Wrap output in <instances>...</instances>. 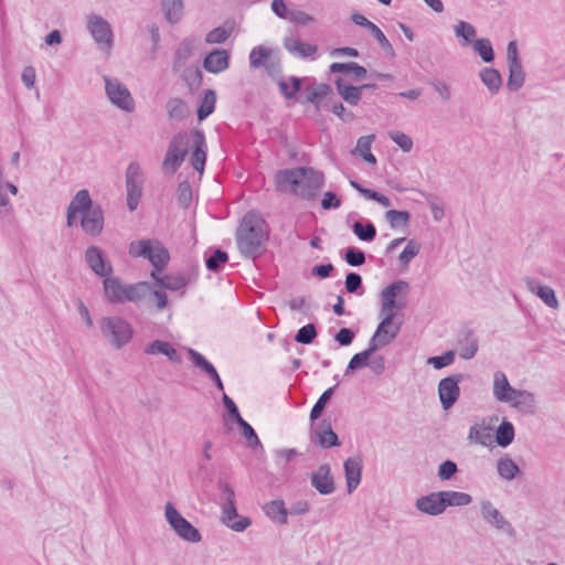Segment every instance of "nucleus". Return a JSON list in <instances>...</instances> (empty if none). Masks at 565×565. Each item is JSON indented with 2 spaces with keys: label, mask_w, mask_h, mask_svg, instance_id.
Here are the masks:
<instances>
[{
  "label": "nucleus",
  "mask_w": 565,
  "mask_h": 565,
  "mask_svg": "<svg viewBox=\"0 0 565 565\" xmlns=\"http://www.w3.org/2000/svg\"><path fill=\"white\" fill-rule=\"evenodd\" d=\"M87 28L95 42L110 47L113 44V31L110 24L103 18L94 15L89 19Z\"/></svg>",
  "instance_id": "19"
},
{
  "label": "nucleus",
  "mask_w": 565,
  "mask_h": 565,
  "mask_svg": "<svg viewBox=\"0 0 565 565\" xmlns=\"http://www.w3.org/2000/svg\"><path fill=\"white\" fill-rule=\"evenodd\" d=\"M162 9L167 20L170 23H177L182 17L183 2L182 0H162Z\"/></svg>",
  "instance_id": "46"
},
{
  "label": "nucleus",
  "mask_w": 565,
  "mask_h": 565,
  "mask_svg": "<svg viewBox=\"0 0 565 565\" xmlns=\"http://www.w3.org/2000/svg\"><path fill=\"white\" fill-rule=\"evenodd\" d=\"M370 32L372 33V35L374 36V39L377 41L380 47L391 57H394L395 56V51L393 49V45L391 44V42L387 40V38L385 36V34L383 33V31L376 25L374 24Z\"/></svg>",
  "instance_id": "61"
},
{
  "label": "nucleus",
  "mask_w": 565,
  "mask_h": 565,
  "mask_svg": "<svg viewBox=\"0 0 565 565\" xmlns=\"http://www.w3.org/2000/svg\"><path fill=\"white\" fill-rule=\"evenodd\" d=\"M191 137L193 140L190 163L192 168L199 172L203 173L206 162V139L203 130L194 129L191 131Z\"/></svg>",
  "instance_id": "14"
},
{
  "label": "nucleus",
  "mask_w": 565,
  "mask_h": 565,
  "mask_svg": "<svg viewBox=\"0 0 565 565\" xmlns=\"http://www.w3.org/2000/svg\"><path fill=\"white\" fill-rule=\"evenodd\" d=\"M345 290L349 294L362 295L364 292L363 281L360 274L350 271L345 276Z\"/></svg>",
  "instance_id": "60"
},
{
  "label": "nucleus",
  "mask_w": 565,
  "mask_h": 565,
  "mask_svg": "<svg viewBox=\"0 0 565 565\" xmlns=\"http://www.w3.org/2000/svg\"><path fill=\"white\" fill-rule=\"evenodd\" d=\"M514 435L513 424L508 420H503L497 428L495 441L500 447L505 448L512 444Z\"/></svg>",
  "instance_id": "42"
},
{
  "label": "nucleus",
  "mask_w": 565,
  "mask_h": 565,
  "mask_svg": "<svg viewBox=\"0 0 565 565\" xmlns=\"http://www.w3.org/2000/svg\"><path fill=\"white\" fill-rule=\"evenodd\" d=\"M351 227L360 241L372 242L376 237V227L370 221H366L365 223L355 221Z\"/></svg>",
  "instance_id": "43"
},
{
  "label": "nucleus",
  "mask_w": 565,
  "mask_h": 565,
  "mask_svg": "<svg viewBox=\"0 0 565 565\" xmlns=\"http://www.w3.org/2000/svg\"><path fill=\"white\" fill-rule=\"evenodd\" d=\"M192 54V43L190 41H183L174 52L173 56V70L179 71L183 67L186 61Z\"/></svg>",
  "instance_id": "50"
},
{
  "label": "nucleus",
  "mask_w": 565,
  "mask_h": 565,
  "mask_svg": "<svg viewBox=\"0 0 565 565\" xmlns=\"http://www.w3.org/2000/svg\"><path fill=\"white\" fill-rule=\"evenodd\" d=\"M168 116L171 119L183 120L189 109L185 102L181 98H171L167 104Z\"/></svg>",
  "instance_id": "47"
},
{
  "label": "nucleus",
  "mask_w": 565,
  "mask_h": 565,
  "mask_svg": "<svg viewBox=\"0 0 565 565\" xmlns=\"http://www.w3.org/2000/svg\"><path fill=\"white\" fill-rule=\"evenodd\" d=\"M457 345L459 348V356L463 360H470L477 354L479 349L478 338L468 324H463L458 330Z\"/></svg>",
  "instance_id": "16"
},
{
  "label": "nucleus",
  "mask_w": 565,
  "mask_h": 565,
  "mask_svg": "<svg viewBox=\"0 0 565 565\" xmlns=\"http://www.w3.org/2000/svg\"><path fill=\"white\" fill-rule=\"evenodd\" d=\"M415 508L427 515L437 516L445 512L440 491L430 492L416 499Z\"/></svg>",
  "instance_id": "21"
},
{
  "label": "nucleus",
  "mask_w": 565,
  "mask_h": 565,
  "mask_svg": "<svg viewBox=\"0 0 565 565\" xmlns=\"http://www.w3.org/2000/svg\"><path fill=\"white\" fill-rule=\"evenodd\" d=\"M455 361V352L452 350L446 351L441 355H435L430 356L427 360V363L433 365L436 370H441L450 364H452Z\"/></svg>",
  "instance_id": "62"
},
{
  "label": "nucleus",
  "mask_w": 565,
  "mask_h": 565,
  "mask_svg": "<svg viewBox=\"0 0 565 565\" xmlns=\"http://www.w3.org/2000/svg\"><path fill=\"white\" fill-rule=\"evenodd\" d=\"M236 424L238 425L248 448L253 450H264L263 444L260 443L255 429L244 418L238 420Z\"/></svg>",
  "instance_id": "40"
},
{
  "label": "nucleus",
  "mask_w": 565,
  "mask_h": 565,
  "mask_svg": "<svg viewBox=\"0 0 565 565\" xmlns=\"http://www.w3.org/2000/svg\"><path fill=\"white\" fill-rule=\"evenodd\" d=\"M321 109L331 111L344 122H351L356 119V116L351 110H347L343 103L339 100H327L321 106Z\"/></svg>",
  "instance_id": "39"
},
{
  "label": "nucleus",
  "mask_w": 565,
  "mask_h": 565,
  "mask_svg": "<svg viewBox=\"0 0 565 565\" xmlns=\"http://www.w3.org/2000/svg\"><path fill=\"white\" fill-rule=\"evenodd\" d=\"M177 200L183 209H188L192 202V186L189 181L184 180L179 183L177 189Z\"/></svg>",
  "instance_id": "58"
},
{
  "label": "nucleus",
  "mask_w": 565,
  "mask_h": 565,
  "mask_svg": "<svg viewBox=\"0 0 565 565\" xmlns=\"http://www.w3.org/2000/svg\"><path fill=\"white\" fill-rule=\"evenodd\" d=\"M318 335L317 327L308 323L301 327L295 334V341L300 344H311Z\"/></svg>",
  "instance_id": "54"
},
{
  "label": "nucleus",
  "mask_w": 565,
  "mask_h": 565,
  "mask_svg": "<svg viewBox=\"0 0 565 565\" xmlns=\"http://www.w3.org/2000/svg\"><path fill=\"white\" fill-rule=\"evenodd\" d=\"M341 253L343 259L350 266L358 267L365 263V253L358 247L350 246L344 248Z\"/></svg>",
  "instance_id": "52"
},
{
  "label": "nucleus",
  "mask_w": 565,
  "mask_h": 565,
  "mask_svg": "<svg viewBox=\"0 0 565 565\" xmlns=\"http://www.w3.org/2000/svg\"><path fill=\"white\" fill-rule=\"evenodd\" d=\"M68 206H74L75 211L83 214L95 206L88 190H79L71 200Z\"/></svg>",
  "instance_id": "44"
},
{
  "label": "nucleus",
  "mask_w": 565,
  "mask_h": 565,
  "mask_svg": "<svg viewBox=\"0 0 565 565\" xmlns=\"http://www.w3.org/2000/svg\"><path fill=\"white\" fill-rule=\"evenodd\" d=\"M516 388L512 387L504 372L497 371L493 376V396L503 403L512 402Z\"/></svg>",
  "instance_id": "27"
},
{
  "label": "nucleus",
  "mask_w": 565,
  "mask_h": 565,
  "mask_svg": "<svg viewBox=\"0 0 565 565\" xmlns=\"http://www.w3.org/2000/svg\"><path fill=\"white\" fill-rule=\"evenodd\" d=\"M480 516L492 529L505 534L509 537H515L516 531L511 522L493 505V503L483 499L480 501Z\"/></svg>",
  "instance_id": "11"
},
{
  "label": "nucleus",
  "mask_w": 565,
  "mask_h": 565,
  "mask_svg": "<svg viewBox=\"0 0 565 565\" xmlns=\"http://www.w3.org/2000/svg\"><path fill=\"white\" fill-rule=\"evenodd\" d=\"M100 331L115 349L127 345L134 335L131 324L121 317H105L100 322Z\"/></svg>",
  "instance_id": "4"
},
{
  "label": "nucleus",
  "mask_w": 565,
  "mask_h": 565,
  "mask_svg": "<svg viewBox=\"0 0 565 565\" xmlns=\"http://www.w3.org/2000/svg\"><path fill=\"white\" fill-rule=\"evenodd\" d=\"M265 514L275 523L285 525L288 523V509L282 500H273L263 508Z\"/></svg>",
  "instance_id": "32"
},
{
  "label": "nucleus",
  "mask_w": 565,
  "mask_h": 565,
  "mask_svg": "<svg viewBox=\"0 0 565 565\" xmlns=\"http://www.w3.org/2000/svg\"><path fill=\"white\" fill-rule=\"evenodd\" d=\"M284 47L294 56L299 58H308L313 56L318 46L310 43H305L297 38L286 36L284 39Z\"/></svg>",
  "instance_id": "28"
},
{
  "label": "nucleus",
  "mask_w": 565,
  "mask_h": 565,
  "mask_svg": "<svg viewBox=\"0 0 565 565\" xmlns=\"http://www.w3.org/2000/svg\"><path fill=\"white\" fill-rule=\"evenodd\" d=\"M85 262L92 271L98 277H106L113 274V266L98 246H89L85 252Z\"/></svg>",
  "instance_id": "15"
},
{
  "label": "nucleus",
  "mask_w": 565,
  "mask_h": 565,
  "mask_svg": "<svg viewBox=\"0 0 565 565\" xmlns=\"http://www.w3.org/2000/svg\"><path fill=\"white\" fill-rule=\"evenodd\" d=\"M105 90L108 99L117 108L132 113L135 110V100L125 84L116 77L104 76Z\"/></svg>",
  "instance_id": "8"
},
{
  "label": "nucleus",
  "mask_w": 565,
  "mask_h": 565,
  "mask_svg": "<svg viewBox=\"0 0 565 565\" xmlns=\"http://www.w3.org/2000/svg\"><path fill=\"white\" fill-rule=\"evenodd\" d=\"M337 93L349 106H358L362 99L360 85H353L343 76H335L333 79Z\"/></svg>",
  "instance_id": "20"
},
{
  "label": "nucleus",
  "mask_w": 565,
  "mask_h": 565,
  "mask_svg": "<svg viewBox=\"0 0 565 565\" xmlns=\"http://www.w3.org/2000/svg\"><path fill=\"white\" fill-rule=\"evenodd\" d=\"M277 192L290 191L305 201L316 200L324 184V173L311 167H296L278 170L274 177Z\"/></svg>",
  "instance_id": "1"
},
{
  "label": "nucleus",
  "mask_w": 565,
  "mask_h": 565,
  "mask_svg": "<svg viewBox=\"0 0 565 565\" xmlns=\"http://www.w3.org/2000/svg\"><path fill=\"white\" fill-rule=\"evenodd\" d=\"M465 379V374L455 373L441 379L438 383V396L444 411L450 409L460 396L459 383Z\"/></svg>",
  "instance_id": "12"
},
{
  "label": "nucleus",
  "mask_w": 565,
  "mask_h": 565,
  "mask_svg": "<svg viewBox=\"0 0 565 565\" xmlns=\"http://www.w3.org/2000/svg\"><path fill=\"white\" fill-rule=\"evenodd\" d=\"M455 34L457 38L462 39L461 45L467 46L473 43L472 39L476 35V28L466 21H459L455 25Z\"/></svg>",
  "instance_id": "51"
},
{
  "label": "nucleus",
  "mask_w": 565,
  "mask_h": 565,
  "mask_svg": "<svg viewBox=\"0 0 565 565\" xmlns=\"http://www.w3.org/2000/svg\"><path fill=\"white\" fill-rule=\"evenodd\" d=\"M458 471V466L455 461L447 459L438 467L437 476L443 481L450 480Z\"/></svg>",
  "instance_id": "64"
},
{
  "label": "nucleus",
  "mask_w": 565,
  "mask_h": 565,
  "mask_svg": "<svg viewBox=\"0 0 565 565\" xmlns=\"http://www.w3.org/2000/svg\"><path fill=\"white\" fill-rule=\"evenodd\" d=\"M388 137L393 140L404 152H409L413 148V140L409 136L399 130H392Z\"/></svg>",
  "instance_id": "63"
},
{
  "label": "nucleus",
  "mask_w": 565,
  "mask_h": 565,
  "mask_svg": "<svg viewBox=\"0 0 565 565\" xmlns=\"http://www.w3.org/2000/svg\"><path fill=\"white\" fill-rule=\"evenodd\" d=\"M331 74L350 75L353 82H360L367 76V70L356 62H334L329 66Z\"/></svg>",
  "instance_id": "26"
},
{
  "label": "nucleus",
  "mask_w": 565,
  "mask_h": 565,
  "mask_svg": "<svg viewBox=\"0 0 565 565\" xmlns=\"http://www.w3.org/2000/svg\"><path fill=\"white\" fill-rule=\"evenodd\" d=\"M143 184L145 175L140 164L131 161L126 169L127 207L130 212L135 211L139 205Z\"/></svg>",
  "instance_id": "6"
},
{
  "label": "nucleus",
  "mask_w": 565,
  "mask_h": 565,
  "mask_svg": "<svg viewBox=\"0 0 565 565\" xmlns=\"http://www.w3.org/2000/svg\"><path fill=\"white\" fill-rule=\"evenodd\" d=\"M440 493L445 510L449 507H466L472 502V497L466 492L445 490L440 491Z\"/></svg>",
  "instance_id": "34"
},
{
  "label": "nucleus",
  "mask_w": 565,
  "mask_h": 565,
  "mask_svg": "<svg viewBox=\"0 0 565 565\" xmlns=\"http://www.w3.org/2000/svg\"><path fill=\"white\" fill-rule=\"evenodd\" d=\"M526 285L527 288L532 292L536 294V296L540 297L546 306H548L550 308L558 307V300L552 287L541 285L540 282L532 278L526 279Z\"/></svg>",
  "instance_id": "30"
},
{
  "label": "nucleus",
  "mask_w": 565,
  "mask_h": 565,
  "mask_svg": "<svg viewBox=\"0 0 565 565\" xmlns=\"http://www.w3.org/2000/svg\"><path fill=\"white\" fill-rule=\"evenodd\" d=\"M303 92L306 94L305 102L312 104L317 110H320L323 103H321L320 95L316 89V79L313 77L307 79Z\"/></svg>",
  "instance_id": "55"
},
{
  "label": "nucleus",
  "mask_w": 565,
  "mask_h": 565,
  "mask_svg": "<svg viewBox=\"0 0 565 565\" xmlns=\"http://www.w3.org/2000/svg\"><path fill=\"white\" fill-rule=\"evenodd\" d=\"M189 149V137L186 132H179L174 135L169 145L162 166L164 169H170L174 173L182 162L184 161Z\"/></svg>",
  "instance_id": "10"
},
{
  "label": "nucleus",
  "mask_w": 565,
  "mask_h": 565,
  "mask_svg": "<svg viewBox=\"0 0 565 565\" xmlns=\"http://www.w3.org/2000/svg\"><path fill=\"white\" fill-rule=\"evenodd\" d=\"M370 359H371L370 353H366L365 351L355 353L349 361V364L345 369L344 374L348 375V374L353 373L360 369L369 366Z\"/></svg>",
  "instance_id": "57"
},
{
  "label": "nucleus",
  "mask_w": 565,
  "mask_h": 565,
  "mask_svg": "<svg viewBox=\"0 0 565 565\" xmlns=\"http://www.w3.org/2000/svg\"><path fill=\"white\" fill-rule=\"evenodd\" d=\"M480 79L488 90L494 95L502 86V76L497 68L484 67L479 73Z\"/></svg>",
  "instance_id": "33"
},
{
  "label": "nucleus",
  "mask_w": 565,
  "mask_h": 565,
  "mask_svg": "<svg viewBox=\"0 0 565 565\" xmlns=\"http://www.w3.org/2000/svg\"><path fill=\"white\" fill-rule=\"evenodd\" d=\"M344 476L347 489L352 493L360 484L362 479L363 459L361 455L348 458L344 463Z\"/></svg>",
  "instance_id": "23"
},
{
  "label": "nucleus",
  "mask_w": 565,
  "mask_h": 565,
  "mask_svg": "<svg viewBox=\"0 0 565 565\" xmlns=\"http://www.w3.org/2000/svg\"><path fill=\"white\" fill-rule=\"evenodd\" d=\"M105 299L113 305L124 303L126 297V284L117 276H106L103 280Z\"/></svg>",
  "instance_id": "22"
},
{
  "label": "nucleus",
  "mask_w": 565,
  "mask_h": 565,
  "mask_svg": "<svg viewBox=\"0 0 565 565\" xmlns=\"http://www.w3.org/2000/svg\"><path fill=\"white\" fill-rule=\"evenodd\" d=\"M230 66V54L224 49L212 50L203 60V67L206 72L218 74Z\"/></svg>",
  "instance_id": "25"
},
{
  "label": "nucleus",
  "mask_w": 565,
  "mask_h": 565,
  "mask_svg": "<svg viewBox=\"0 0 565 565\" xmlns=\"http://www.w3.org/2000/svg\"><path fill=\"white\" fill-rule=\"evenodd\" d=\"M151 287H154L150 281H138L135 284H126L125 302H132L139 305L150 297Z\"/></svg>",
  "instance_id": "29"
},
{
  "label": "nucleus",
  "mask_w": 565,
  "mask_h": 565,
  "mask_svg": "<svg viewBox=\"0 0 565 565\" xmlns=\"http://www.w3.org/2000/svg\"><path fill=\"white\" fill-rule=\"evenodd\" d=\"M82 230L92 236L99 235L104 230V211L99 204L82 214Z\"/></svg>",
  "instance_id": "17"
},
{
  "label": "nucleus",
  "mask_w": 565,
  "mask_h": 565,
  "mask_svg": "<svg viewBox=\"0 0 565 565\" xmlns=\"http://www.w3.org/2000/svg\"><path fill=\"white\" fill-rule=\"evenodd\" d=\"M310 440L317 445H319L323 449H330L341 446L340 438L338 434L332 431H315L310 433Z\"/></svg>",
  "instance_id": "35"
},
{
  "label": "nucleus",
  "mask_w": 565,
  "mask_h": 565,
  "mask_svg": "<svg viewBox=\"0 0 565 565\" xmlns=\"http://www.w3.org/2000/svg\"><path fill=\"white\" fill-rule=\"evenodd\" d=\"M513 406L532 412L535 407V396L532 392L524 390H516L513 395Z\"/></svg>",
  "instance_id": "49"
},
{
  "label": "nucleus",
  "mask_w": 565,
  "mask_h": 565,
  "mask_svg": "<svg viewBox=\"0 0 565 565\" xmlns=\"http://www.w3.org/2000/svg\"><path fill=\"white\" fill-rule=\"evenodd\" d=\"M337 386H338V384L327 388L319 396V398L317 399V402L315 403V405L312 406V408L310 411V415H309L310 423H312V424L316 423V420H318L322 416L323 411H324L326 406L328 405V403L330 402V399L332 398Z\"/></svg>",
  "instance_id": "37"
},
{
  "label": "nucleus",
  "mask_w": 565,
  "mask_h": 565,
  "mask_svg": "<svg viewBox=\"0 0 565 565\" xmlns=\"http://www.w3.org/2000/svg\"><path fill=\"white\" fill-rule=\"evenodd\" d=\"M269 58L270 52L268 49L262 45L255 46L249 53V65L253 68H259L263 67Z\"/></svg>",
  "instance_id": "53"
},
{
  "label": "nucleus",
  "mask_w": 565,
  "mask_h": 565,
  "mask_svg": "<svg viewBox=\"0 0 565 565\" xmlns=\"http://www.w3.org/2000/svg\"><path fill=\"white\" fill-rule=\"evenodd\" d=\"M507 62L509 68L507 88L510 92H518L524 85L525 72L519 56L518 43L515 40L508 43Z\"/></svg>",
  "instance_id": "9"
},
{
  "label": "nucleus",
  "mask_w": 565,
  "mask_h": 565,
  "mask_svg": "<svg viewBox=\"0 0 565 565\" xmlns=\"http://www.w3.org/2000/svg\"><path fill=\"white\" fill-rule=\"evenodd\" d=\"M166 519L182 540L190 543L201 542L202 535L200 531L183 518L172 503L166 505Z\"/></svg>",
  "instance_id": "7"
},
{
  "label": "nucleus",
  "mask_w": 565,
  "mask_h": 565,
  "mask_svg": "<svg viewBox=\"0 0 565 565\" xmlns=\"http://www.w3.org/2000/svg\"><path fill=\"white\" fill-rule=\"evenodd\" d=\"M269 238L267 224L262 214L250 210L243 216L236 230V244L244 257H259Z\"/></svg>",
  "instance_id": "2"
},
{
  "label": "nucleus",
  "mask_w": 565,
  "mask_h": 565,
  "mask_svg": "<svg viewBox=\"0 0 565 565\" xmlns=\"http://www.w3.org/2000/svg\"><path fill=\"white\" fill-rule=\"evenodd\" d=\"M310 484L321 495H329L335 491V482L329 463H323L310 473Z\"/></svg>",
  "instance_id": "13"
},
{
  "label": "nucleus",
  "mask_w": 565,
  "mask_h": 565,
  "mask_svg": "<svg viewBox=\"0 0 565 565\" xmlns=\"http://www.w3.org/2000/svg\"><path fill=\"white\" fill-rule=\"evenodd\" d=\"M227 262L228 254L221 248H216L209 256H206L205 266L210 271L218 273L223 269Z\"/></svg>",
  "instance_id": "41"
},
{
  "label": "nucleus",
  "mask_w": 565,
  "mask_h": 565,
  "mask_svg": "<svg viewBox=\"0 0 565 565\" xmlns=\"http://www.w3.org/2000/svg\"><path fill=\"white\" fill-rule=\"evenodd\" d=\"M385 217L390 222L391 227L397 228L408 224L411 214L407 211L388 210L385 213Z\"/></svg>",
  "instance_id": "56"
},
{
  "label": "nucleus",
  "mask_w": 565,
  "mask_h": 565,
  "mask_svg": "<svg viewBox=\"0 0 565 565\" xmlns=\"http://www.w3.org/2000/svg\"><path fill=\"white\" fill-rule=\"evenodd\" d=\"M186 354L192 364L195 367L200 369L206 375L211 374L215 370V366L210 361H207L205 356L199 351L192 348H188Z\"/></svg>",
  "instance_id": "48"
},
{
  "label": "nucleus",
  "mask_w": 565,
  "mask_h": 565,
  "mask_svg": "<svg viewBox=\"0 0 565 565\" xmlns=\"http://www.w3.org/2000/svg\"><path fill=\"white\" fill-rule=\"evenodd\" d=\"M216 93L213 89L204 90L200 106L196 110L199 121L205 120L215 109Z\"/></svg>",
  "instance_id": "38"
},
{
  "label": "nucleus",
  "mask_w": 565,
  "mask_h": 565,
  "mask_svg": "<svg viewBox=\"0 0 565 565\" xmlns=\"http://www.w3.org/2000/svg\"><path fill=\"white\" fill-rule=\"evenodd\" d=\"M497 471L502 479L509 481L513 480L521 473L519 466L508 456L501 457L497 461Z\"/></svg>",
  "instance_id": "36"
},
{
  "label": "nucleus",
  "mask_w": 565,
  "mask_h": 565,
  "mask_svg": "<svg viewBox=\"0 0 565 565\" xmlns=\"http://www.w3.org/2000/svg\"><path fill=\"white\" fill-rule=\"evenodd\" d=\"M472 46L475 52L478 53V55L484 63H491L494 61L495 55L489 39H477L473 41Z\"/></svg>",
  "instance_id": "45"
},
{
  "label": "nucleus",
  "mask_w": 565,
  "mask_h": 565,
  "mask_svg": "<svg viewBox=\"0 0 565 565\" xmlns=\"http://www.w3.org/2000/svg\"><path fill=\"white\" fill-rule=\"evenodd\" d=\"M420 245L414 239H409L403 252L399 254L398 260L401 266L407 267L411 260L418 255Z\"/></svg>",
  "instance_id": "59"
},
{
  "label": "nucleus",
  "mask_w": 565,
  "mask_h": 565,
  "mask_svg": "<svg viewBox=\"0 0 565 565\" xmlns=\"http://www.w3.org/2000/svg\"><path fill=\"white\" fill-rule=\"evenodd\" d=\"M194 271H179L177 274H168L158 279V286L170 291H178L196 280Z\"/></svg>",
  "instance_id": "24"
},
{
  "label": "nucleus",
  "mask_w": 565,
  "mask_h": 565,
  "mask_svg": "<svg viewBox=\"0 0 565 565\" xmlns=\"http://www.w3.org/2000/svg\"><path fill=\"white\" fill-rule=\"evenodd\" d=\"M129 253L148 259L157 270H163L170 260L169 250L159 241L140 239L132 242Z\"/></svg>",
  "instance_id": "3"
},
{
  "label": "nucleus",
  "mask_w": 565,
  "mask_h": 565,
  "mask_svg": "<svg viewBox=\"0 0 565 565\" xmlns=\"http://www.w3.org/2000/svg\"><path fill=\"white\" fill-rule=\"evenodd\" d=\"M222 505V522L227 527L235 532L245 531L250 524L252 520L248 516H239L236 509V501L228 502Z\"/></svg>",
  "instance_id": "18"
},
{
  "label": "nucleus",
  "mask_w": 565,
  "mask_h": 565,
  "mask_svg": "<svg viewBox=\"0 0 565 565\" xmlns=\"http://www.w3.org/2000/svg\"><path fill=\"white\" fill-rule=\"evenodd\" d=\"M145 353L147 354H163L166 355L169 361L173 363H181L182 359L179 352L172 347L171 343L162 340H153L151 343H149L146 349Z\"/></svg>",
  "instance_id": "31"
},
{
  "label": "nucleus",
  "mask_w": 565,
  "mask_h": 565,
  "mask_svg": "<svg viewBox=\"0 0 565 565\" xmlns=\"http://www.w3.org/2000/svg\"><path fill=\"white\" fill-rule=\"evenodd\" d=\"M409 285L405 280H395L384 289H382L381 296V316L383 318H390L393 323L398 310L405 307V302L398 301L396 298L398 295L406 292Z\"/></svg>",
  "instance_id": "5"
}]
</instances>
